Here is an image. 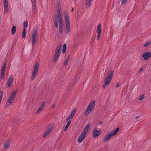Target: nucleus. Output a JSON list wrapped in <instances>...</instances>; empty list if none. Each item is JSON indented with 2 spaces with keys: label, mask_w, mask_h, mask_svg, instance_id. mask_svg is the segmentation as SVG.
I'll return each instance as SVG.
<instances>
[{
  "label": "nucleus",
  "mask_w": 151,
  "mask_h": 151,
  "mask_svg": "<svg viewBox=\"0 0 151 151\" xmlns=\"http://www.w3.org/2000/svg\"><path fill=\"white\" fill-rule=\"evenodd\" d=\"M95 106V102L94 101H92L90 102L87 107L85 113L87 116H88L90 113L92 112Z\"/></svg>",
  "instance_id": "obj_1"
},
{
  "label": "nucleus",
  "mask_w": 151,
  "mask_h": 151,
  "mask_svg": "<svg viewBox=\"0 0 151 151\" xmlns=\"http://www.w3.org/2000/svg\"><path fill=\"white\" fill-rule=\"evenodd\" d=\"M61 46L59 45L56 48L53 57V62L55 63L58 60L61 53Z\"/></svg>",
  "instance_id": "obj_2"
},
{
  "label": "nucleus",
  "mask_w": 151,
  "mask_h": 151,
  "mask_svg": "<svg viewBox=\"0 0 151 151\" xmlns=\"http://www.w3.org/2000/svg\"><path fill=\"white\" fill-rule=\"evenodd\" d=\"M114 73V71L111 70L107 75L105 79V84L102 86V87L103 88H105L106 86L109 84L112 79Z\"/></svg>",
  "instance_id": "obj_3"
},
{
  "label": "nucleus",
  "mask_w": 151,
  "mask_h": 151,
  "mask_svg": "<svg viewBox=\"0 0 151 151\" xmlns=\"http://www.w3.org/2000/svg\"><path fill=\"white\" fill-rule=\"evenodd\" d=\"M64 17L65 20V27L66 32L69 33L70 30V25L68 15L66 12H64Z\"/></svg>",
  "instance_id": "obj_4"
},
{
  "label": "nucleus",
  "mask_w": 151,
  "mask_h": 151,
  "mask_svg": "<svg viewBox=\"0 0 151 151\" xmlns=\"http://www.w3.org/2000/svg\"><path fill=\"white\" fill-rule=\"evenodd\" d=\"M17 91V90L14 91L11 93L10 96L6 103V106H9L12 104L15 97Z\"/></svg>",
  "instance_id": "obj_5"
},
{
  "label": "nucleus",
  "mask_w": 151,
  "mask_h": 151,
  "mask_svg": "<svg viewBox=\"0 0 151 151\" xmlns=\"http://www.w3.org/2000/svg\"><path fill=\"white\" fill-rule=\"evenodd\" d=\"M119 130V128H117L114 131L110 132L109 134L106 135L104 139V141L107 142L109 140L112 136L115 135L117 134Z\"/></svg>",
  "instance_id": "obj_6"
},
{
  "label": "nucleus",
  "mask_w": 151,
  "mask_h": 151,
  "mask_svg": "<svg viewBox=\"0 0 151 151\" xmlns=\"http://www.w3.org/2000/svg\"><path fill=\"white\" fill-rule=\"evenodd\" d=\"M39 66V64L38 63H36L34 65V69L31 75V79L32 80H34L36 78Z\"/></svg>",
  "instance_id": "obj_7"
},
{
  "label": "nucleus",
  "mask_w": 151,
  "mask_h": 151,
  "mask_svg": "<svg viewBox=\"0 0 151 151\" xmlns=\"http://www.w3.org/2000/svg\"><path fill=\"white\" fill-rule=\"evenodd\" d=\"M46 102L45 101H43L39 106V108L35 112V114H38L40 113L44 109Z\"/></svg>",
  "instance_id": "obj_8"
},
{
  "label": "nucleus",
  "mask_w": 151,
  "mask_h": 151,
  "mask_svg": "<svg viewBox=\"0 0 151 151\" xmlns=\"http://www.w3.org/2000/svg\"><path fill=\"white\" fill-rule=\"evenodd\" d=\"M3 6L4 7V13H7L9 11L8 3V0H3Z\"/></svg>",
  "instance_id": "obj_9"
},
{
  "label": "nucleus",
  "mask_w": 151,
  "mask_h": 151,
  "mask_svg": "<svg viewBox=\"0 0 151 151\" xmlns=\"http://www.w3.org/2000/svg\"><path fill=\"white\" fill-rule=\"evenodd\" d=\"M101 31V24H99L97 26L96 30V32L98 33L97 35V40H99L100 38Z\"/></svg>",
  "instance_id": "obj_10"
},
{
  "label": "nucleus",
  "mask_w": 151,
  "mask_h": 151,
  "mask_svg": "<svg viewBox=\"0 0 151 151\" xmlns=\"http://www.w3.org/2000/svg\"><path fill=\"white\" fill-rule=\"evenodd\" d=\"M76 112V110L75 108L73 109L71 111L70 114L69 115V116L66 118V121L71 119L75 115V114Z\"/></svg>",
  "instance_id": "obj_11"
},
{
  "label": "nucleus",
  "mask_w": 151,
  "mask_h": 151,
  "mask_svg": "<svg viewBox=\"0 0 151 151\" xmlns=\"http://www.w3.org/2000/svg\"><path fill=\"white\" fill-rule=\"evenodd\" d=\"M6 66V63H4L2 65L1 70V78L3 79L4 77L5 71V68Z\"/></svg>",
  "instance_id": "obj_12"
},
{
  "label": "nucleus",
  "mask_w": 151,
  "mask_h": 151,
  "mask_svg": "<svg viewBox=\"0 0 151 151\" xmlns=\"http://www.w3.org/2000/svg\"><path fill=\"white\" fill-rule=\"evenodd\" d=\"M13 76L12 75H11L9 77L6 83V86L10 87L13 83Z\"/></svg>",
  "instance_id": "obj_13"
},
{
  "label": "nucleus",
  "mask_w": 151,
  "mask_h": 151,
  "mask_svg": "<svg viewBox=\"0 0 151 151\" xmlns=\"http://www.w3.org/2000/svg\"><path fill=\"white\" fill-rule=\"evenodd\" d=\"M53 127V125L51 124L49 126V128L47 129L45 132L44 134L43 137H46L51 131Z\"/></svg>",
  "instance_id": "obj_14"
},
{
  "label": "nucleus",
  "mask_w": 151,
  "mask_h": 151,
  "mask_svg": "<svg viewBox=\"0 0 151 151\" xmlns=\"http://www.w3.org/2000/svg\"><path fill=\"white\" fill-rule=\"evenodd\" d=\"M151 57V52H144L142 55L144 60H147Z\"/></svg>",
  "instance_id": "obj_15"
},
{
  "label": "nucleus",
  "mask_w": 151,
  "mask_h": 151,
  "mask_svg": "<svg viewBox=\"0 0 151 151\" xmlns=\"http://www.w3.org/2000/svg\"><path fill=\"white\" fill-rule=\"evenodd\" d=\"M11 141L10 139H8L6 141L4 145V147L5 149H8L10 148Z\"/></svg>",
  "instance_id": "obj_16"
},
{
  "label": "nucleus",
  "mask_w": 151,
  "mask_h": 151,
  "mask_svg": "<svg viewBox=\"0 0 151 151\" xmlns=\"http://www.w3.org/2000/svg\"><path fill=\"white\" fill-rule=\"evenodd\" d=\"M86 134L82 132L79 135L78 139V142L81 143L85 139Z\"/></svg>",
  "instance_id": "obj_17"
},
{
  "label": "nucleus",
  "mask_w": 151,
  "mask_h": 151,
  "mask_svg": "<svg viewBox=\"0 0 151 151\" xmlns=\"http://www.w3.org/2000/svg\"><path fill=\"white\" fill-rule=\"evenodd\" d=\"M101 131L97 129H95L93 132V136L94 138L97 137L101 133Z\"/></svg>",
  "instance_id": "obj_18"
},
{
  "label": "nucleus",
  "mask_w": 151,
  "mask_h": 151,
  "mask_svg": "<svg viewBox=\"0 0 151 151\" xmlns=\"http://www.w3.org/2000/svg\"><path fill=\"white\" fill-rule=\"evenodd\" d=\"M59 22V31L60 33L62 34L63 33V20L58 21Z\"/></svg>",
  "instance_id": "obj_19"
},
{
  "label": "nucleus",
  "mask_w": 151,
  "mask_h": 151,
  "mask_svg": "<svg viewBox=\"0 0 151 151\" xmlns=\"http://www.w3.org/2000/svg\"><path fill=\"white\" fill-rule=\"evenodd\" d=\"M62 11L60 7H58V10L57 12L58 16V21L63 20V19L62 17Z\"/></svg>",
  "instance_id": "obj_20"
},
{
  "label": "nucleus",
  "mask_w": 151,
  "mask_h": 151,
  "mask_svg": "<svg viewBox=\"0 0 151 151\" xmlns=\"http://www.w3.org/2000/svg\"><path fill=\"white\" fill-rule=\"evenodd\" d=\"M37 28H35L33 30L32 38L36 39L37 35Z\"/></svg>",
  "instance_id": "obj_21"
},
{
  "label": "nucleus",
  "mask_w": 151,
  "mask_h": 151,
  "mask_svg": "<svg viewBox=\"0 0 151 151\" xmlns=\"http://www.w3.org/2000/svg\"><path fill=\"white\" fill-rule=\"evenodd\" d=\"M90 129V125L89 124H87L83 130V131L82 132L84 133V134L86 135V134L88 132Z\"/></svg>",
  "instance_id": "obj_22"
},
{
  "label": "nucleus",
  "mask_w": 151,
  "mask_h": 151,
  "mask_svg": "<svg viewBox=\"0 0 151 151\" xmlns=\"http://www.w3.org/2000/svg\"><path fill=\"white\" fill-rule=\"evenodd\" d=\"M53 21L54 25L56 28L58 27V19H57L56 15H55L53 17Z\"/></svg>",
  "instance_id": "obj_23"
},
{
  "label": "nucleus",
  "mask_w": 151,
  "mask_h": 151,
  "mask_svg": "<svg viewBox=\"0 0 151 151\" xmlns=\"http://www.w3.org/2000/svg\"><path fill=\"white\" fill-rule=\"evenodd\" d=\"M33 0V3L32 4V11L33 12L35 13L36 12V3L35 0Z\"/></svg>",
  "instance_id": "obj_24"
},
{
  "label": "nucleus",
  "mask_w": 151,
  "mask_h": 151,
  "mask_svg": "<svg viewBox=\"0 0 151 151\" xmlns=\"http://www.w3.org/2000/svg\"><path fill=\"white\" fill-rule=\"evenodd\" d=\"M17 30L16 27L15 26H13L11 29V33L12 35H14L16 32Z\"/></svg>",
  "instance_id": "obj_25"
},
{
  "label": "nucleus",
  "mask_w": 151,
  "mask_h": 151,
  "mask_svg": "<svg viewBox=\"0 0 151 151\" xmlns=\"http://www.w3.org/2000/svg\"><path fill=\"white\" fill-rule=\"evenodd\" d=\"M92 0H86V8H89L90 7L91 5V1Z\"/></svg>",
  "instance_id": "obj_26"
},
{
  "label": "nucleus",
  "mask_w": 151,
  "mask_h": 151,
  "mask_svg": "<svg viewBox=\"0 0 151 151\" xmlns=\"http://www.w3.org/2000/svg\"><path fill=\"white\" fill-rule=\"evenodd\" d=\"M27 33L26 29H23L22 31V38H25L26 37V36Z\"/></svg>",
  "instance_id": "obj_27"
},
{
  "label": "nucleus",
  "mask_w": 151,
  "mask_h": 151,
  "mask_svg": "<svg viewBox=\"0 0 151 151\" xmlns=\"http://www.w3.org/2000/svg\"><path fill=\"white\" fill-rule=\"evenodd\" d=\"M28 22H27V21H24L23 22V27L24 28L23 29H26L27 27H28Z\"/></svg>",
  "instance_id": "obj_28"
},
{
  "label": "nucleus",
  "mask_w": 151,
  "mask_h": 151,
  "mask_svg": "<svg viewBox=\"0 0 151 151\" xmlns=\"http://www.w3.org/2000/svg\"><path fill=\"white\" fill-rule=\"evenodd\" d=\"M67 47V45L66 44H64L63 46V48L62 50V53L63 54H64L66 50Z\"/></svg>",
  "instance_id": "obj_29"
},
{
  "label": "nucleus",
  "mask_w": 151,
  "mask_h": 151,
  "mask_svg": "<svg viewBox=\"0 0 151 151\" xmlns=\"http://www.w3.org/2000/svg\"><path fill=\"white\" fill-rule=\"evenodd\" d=\"M71 121H70V120L68 121V123H67L66 126H65V128L64 131H65L68 128V127L71 124Z\"/></svg>",
  "instance_id": "obj_30"
},
{
  "label": "nucleus",
  "mask_w": 151,
  "mask_h": 151,
  "mask_svg": "<svg viewBox=\"0 0 151 151\" xmlns=\"http://www.w3.org/2000/svg\"><path fill=\"white\" fill-rule=\"evenodd\" d=\"M151 42L150 41H148L144 45V47H147L149 46L151 44Z\"/></svg>",
  "instance_id": "obj_31"
},
{
  "label": "nucleus",
  "mask_w": 151,
  "mask_h": 151,
  "mask_svg": "<svg viewBox=\"0 0 151 151\" xmlns=\"http://www.w3.org/2000/svg\"><path fill=\"white\" fill-rule=\"evenodd\" d=\"M32 44L33 46H34V45L36 43V39L32 38Z\"/></svg>",
  "instance_id": "obj_32"
},
{
  "label": "nucleus",
  "mask_w": 151,
  "mask_h": 151,
  "mask_svg": "<svg viewBox=\"0 0 151 151\" xmlns=\"http://www.w3.org/2000/svg\"><path fill=\"white\" fill-rule=\"evenodd\" d=\"M69 58H70L69 57L67 58L66 60L65 61L64 63V65H66L67 64L68 62Z\"/></svg>",
  "instance_id": "obj_33"
},
{
  "label": "nucleus",
  "mask_w": 151,
  "mask_h": 151,
  "mask_svg": "<svg viewBox=\"0 0 151 151\" xmlns=\"http://www.w3.org/2000/svg\"><path fill=\"white\" fill-rule=\"evenodd\" d=\"M145 97V95H142L141 96L139 97V101H142Z\"/></svg>",
  "instance_id": "obj_34"
},
{
  "label": "nucleus",
  "mask_w": 151,
  "mask_h": 151,
  "mask_svg": "<svg viewBox=\"0 0 151 151\" xmlns=\"http://www.w3.org/2000/svg\"><path fill=\"white\" fill-rule=\"evenodd\" d=\"M127 0H122V4L123 5L126 3L127 2Z\"/></svg>",
  "instance_id": "obj_35"
},
{
  "label": "nucleus",
  "mask_w": 151,
  "mask_h": 151,
  "mask_svg": "<svg viewBox=\"0 0 151 151\" xmlns=\"http://www.w3.org/2000/svg\"><path fill=\"white\" fill-rule=\"evenodd\" d=\"M120 86L119 84V83H116V87H119Z\"/></svg>",
  "instance_id": "obj_36"
},
{
  "label": "nucleus",
  "mask_w": 151,
  "mask_h": 151,
  "mask_svg": "<svg viewBox=\"0 0 151 151\" xmlns=\"http://www.w3.org/2000/svg\"><path fill=\"white\" fill-rule=\"evenodd\" d=\"M103 123V122L102 121H99V124H102Z\"/></svg>",
  "instance_id": "obj_37"
},
{
  "label": "nucleus",
  "mask_w": 151,
  "mask_h": 151,
  "mask_svg": "<svg viewBox=\"0 0 151 151\" xmlns=\"http://www.w3.org/2000/svg\"><path fill=\"white\" fill-rule=\"evenodd\" d=\"M139 118V116H136L135 117V119H138V118Z\"/></svg>",
  "instance_id": "obj_38"
},
{
  "label": "nucleus",
  "mask_w": 151,
  "mask_h": 151,
  "mask_svg": "<svg viewBox=\"0 0 151 151\" xmlns=\"http://www.w3.org/2000/svg\"><path fill=\"white\" fill-rule=\"evenodd\" d=\"M143 70V68H141L140 69V72H141V71H142Z\"/></svg>",
  "instance_id": "obj_39"
},
{
  "label": "nucleus",
  "mask_w": 151,
  "mask_h": 151,
  "mask_svg": "<svg viewBox=\"0 0 151 151\" xmlns=\"http://www.w3.org/2000/svg\"><path fill=\"white\" fill-rule=\"evenodd\" d=\"M55 107V105H54V104L52 106V108H54Z\"/></svg>",
  "instance_id": "obj_40"
},
{
  "label": "nucleus",
  "mask_w": 151,
  "mask_h": 151,
  "mask_svg": "<svg viewBox=\"0 0 151 151\" xmlns=\"http://www.w3.org/2000/svg\"><path fill=\"white\" fill-rule=\"evenodd\" d=\"M73 9H74L73 8L71 10V11L72 12L73 11Z\"/></svg>",
  "instance_id": "obj_41"
},
{
  "label": "nucleus",
  "mask_w": 151,
  "mask_h": 151,
  "mask_svg": "<svg viewBox=\"0 0 151 151\" xmlns=\"http://www.w3.org/2000/svg\"><path fill=\"white\" fill-rule=\"evenodd\" d=\"M73 1H76V0H73Z\"/></svg>",
  "instance_id": "obj_42"
},
{
  "label": "nucleus",
  "mask_w": 151,
  "mask_h": 151,
  "mask_svg": "<svg viewBox=\"0 0 151 151\" xmlns=\"http://www.w3.org/2000/svg\"><path fill=\"white\" fill-rule=\"evenodd\" d=\"M78 14H77V16H78Z\"/></svg>",
  "instance_id": "obj_43"
}]
</instances>
